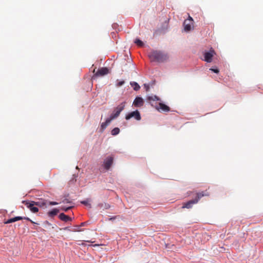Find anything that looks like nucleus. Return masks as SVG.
<instances>
[{"label": "nucleus", "mask_w": 263, "mask_h": 263, "mask_svg": "<svg viewBox=\"0 0 263 263\" xmlns=\"http://www.w3.org/2000/svg\"><path fill=\"white\" fill-rule=\"evenodd\" d=\"M14 222H15L14 218H10V219H8L6 221H5L4 223L5 224H8V223H10Z\"/></svg>", "instance_id": "obj_22"}, {"label": "nucleus", "mask_w": 263, "mask_h": 263, "mask_svg": "<svg viewBox=\"0 0 263 263\" xmlns=\"http://www.w3.org/2000/svg\"><path fill=\"white\" fill-rule=\"evenodd\" d=\"M111 119L109 118H108L106 120V121L105 122H103L101 125V130L102 132H103L107 126V125L109 124V123L111 122Z\"/></svg>", "instance_id": "obj_14"}, {"label": "nucleus", "mask_w": 263, "mask_h": 263, "mask_svg": "<svg viewBox=\"0 0 263 263\" xmlns=\"http://www.w3.org/2000/svg\"><path fill=\"white\" fill-rule=\"evenodd\" d=\"M23 203L32 212L35 213L39 211V209L35 206V204L33 203V201L29 202L24 201Z\"/></svg>", "instance_id": "obj_8"}, {"label": "nucleus", "mask_w": 263, "mask_h": 263, "mask_svg": "<svg viewBox=\"0 0 263 263\" xmlns=\"http://www.w3.org/2000/svg\"><path fill=\"white\" fill-rule=\"evenodd\" d=\"M152 106L156 108L157 110L160 112H167L171 110L170 107L162 102L155 103L152 104Z\"/></svg>", "instance_id": "obj_3"}, {"label": "nucleus", "mask_w": 263, "mask_h": 263, "mask_svg": "<svg viewBox=\"0 0 263 263\" xmlns=\"http://www.w3.org/2000/svg\"><path fill=\"white\" fill-rule=\"evenodd\" d=\"M144 101L141 97H137L135 98L133 102V105L136 107H140L143 105Z\"/></svg>", "instance_id": "obj_11"}, {"label": "nucleus", "mask_w": 263, "mask_h": 263, "mask_svg": "<svg viewBox=\"0 0 263 263\" xmlns=\"http://www.w3.org/2000/svg\"><path fill=\"white\" fill-rule=\"evenodd\" d=\"M49 203V205H54L58 204V202H54V201H50Z\"/></svg>", "instance_id": "obj_26"}, {"label": "nucleus", "mask_w": 263, "mask_h": 263, "mask_svg": "<svg viewBox=\"0 0 263 263\" xmlns=\"http://www.w3.org/2000/svg\"><path fill=\"white\" fill-rule=\"evenodd\" d=\"M84 225H85V222H82V223H81V226H84Z\"/></svg>", "instance_id": "obj_31"}, {"label": "nucleus", "mask_w": 263, "mask_h": 263, "mask_svg": "<svg viewBox=\"0 0 263 263\" xmlns=\"http://www.w3.org/2000/svg\"><path fill=\"white\" fill-rule=\"evenodd\" d=\"M14 219H15V221H18V220H22V219H26L28 221H30L31 223H35L34 222H33V221H32L28 217H21V216H16V217H14Z\"/></svg>", "instance_id": "obj_16"}, {"label": "nucleus", "mask_w": 263, "mask_h": 263, "mask_svg": "<svg viewBox=\"0 0 263 263\" xmlns=\"http://www.w3.org/2000/svg\"><path fill=\"white\" fill-rule=\"evenodd\" d=\"M63 202H64V203H65V202H66V203H70V201H69V200H68V199H65L63 201Z\"/></svg>", "instance_id": "obj_28"}, {"label": "nucleus", "mask_w": 263, "mask_h": 263, "mask_svg": "<svg viewBox=\"0 0 263 263\" xmlns=\"http://www.w3.org/2000/svg\"><path fill=\"white\" fill-rule=\"evenodd\" d=\"M132 118H134L136 120L138 121L140 120L141 118L139 111L137 110L131 112H129L125 116V119L127 120H129Z\"/></svg>", "instance_id": "obj_6"}, {"label": "nucleus", "mask_w": 263, "mask_h": 263, "mask_svg": "<svg viewBox=\"0 0 263 263\" xmlns=\"http://www.w3.org/2000/svg\"><path fill=\"white\" fill-rule=\"evenodd\" d=\"M210 70L216 73H218L219 72V70L218 69L210 68Z\"/></svg>", "instance_id": "obj_25"}, {"label": "nucleus", "mask_w": 263, "mask_h": 263, "mask_svg": "<svg viewBox=\"0 0 263 263\" xmlns=\"http://www.w3.org/2000/svg\"><path fill=\"white\" fill-rule=\"evenodd\" d=\"M209 193L206 191L205 192H201L197 193L196 198L194 199L191 200L186 203L183 204L182 208L190 209L192 207L193 205L197 203L199 200L204 196H209Z\"/></svg>", "instance_id": "obj_2"}, {"label": "nucleus", "mask_w": 263, "mask_h": 263, "mask_svg": "<svg viewBox=\"0 0 263 263\" xmlns=\"http://www.w3.org/2000/svg\"><path fill=\"white\" fill-rule=\"evenodd\" d=\"M120 132V129L118 127L114 128L111 132V134L113 136L118 135Z\"/></svg>", "instance_id": "obj_19"}, {"label": "nucleus", "mask_w": 263, "mask_h": 263, "mask_svg": "<svg viewBox=\"0 0 263 263\" xmlns=\"http://www.w3.org/2000/svg\"><path fill=\"white\" fill-rule=\"evenodd\" d=\"M90 199H87L85 200L81 201V203L85 206L88 207L89 208H91V204L90 203Z\"/></svg>", "instance_id": "obj_18"}, {"label": "nucleus", "mask_w": 263, "mask_h": 263, "mask_svg": "<svg viewBox=\"0 0 263 263\" xmlns=\"http://www.w3.org/2000/svg\"><path fill=\"white\" fill-rule=\"evenodd\" d=\"M135 43L139 47H142L144 45L143 43L138 39H136Z\"/></svg>", "instance_id": "obj_20"}, {"label": "nucleus", "mask_w": 263, "mask_h": 263, "mask_svg": "<svg viewBox=\"0 0 263 263\" xmlns=\"http://www.w3.org/2000/svg\"><path fill=\"white\" fill-rule=\"evenodd\" d=\"M115 218H116V217H113L110 218L109 220H113V219H115Z\"/></svg>", "instance_id": "obj_30"}, {"label": "nucleus", "mask_w": 263, "mask_h": 263, "mask_svg": "<svg viewBox=\"0 0 263 263\" xmlns=\"http://www.w3.org/2000/svg\"><path fill=\"white\" fill-rule=\"evenodd\" d=\"M114 158L112 156H109L106 158L104 161V167L108 170L113 163Z\"/></svg>", "instance_id": "obj_9"}, {"label": "nucleus", "mask_w": 263, "mask_h": 263, "mask_svg": "<svg viewBox=\"0 0 263 263\" xmlns=\"http://www.w3.org/2000/svg\"><path fill=\"white\" fill-rule=\"evenodd\" d=\"M130 84L134 88V89L136 91H137L138 90L140 89V86H139V85L137 83V82H131L130 83Z\"/></svg>", "instance_id": "obj_17"}, {"label": "nucleus", "mask_w": 263, "mask_h": 263, "mask_svg": "<svg viewBox=\"0 0 263 263\" xmlns=\"http://www.w3.org/2000/svg\"><path fill=\"white\" fill-rule=\"evenodd\" d=\"M184 29L186 32L191 31L194 28V20L193 18L189 16L187 19L185 20L183 23Z\"/></svg>", "instance_id": "obj_5"}, {"label": "nucleus", "mask_w": 263, "mask_h": 263, "mask_svg": "<svg viewBox=\"0 0 263 263\" xmlns=\"http://www.w3.org/2000/svg\"><path fill=\"white\" fill-rule=\"evenodd\" d=\"M105 206L106 209H108L110 207L109 205L106 203L105 204Z\"/></svg>", "instance_id": "obj_29"}, {"label": "nucleus", "mask_w": 263, "mask_h": 263, "mask_svg": "<svg viewBox=\"0 0 263 263\" xmlns=\"http://www.w3.org/2000/svg\"><path fill=\"white\" fill-rule=\"evenodd\" d=\"M147 100L149 101L150 103L152 104H153L152 102V101H160V99L157 97L156 95H154L152 96H148L147 97Z\"/></svg>", "instance_id": "obj_13"}, {"label": "nucleus", "mask_w": 263, "mask_h": 263, "mask_svg": "<svg viewBox=\"0 0 263 263\" xmlns=\"http://www.w3.org/2000/svg\"><path fill=\"white\" fill-rule=\"evenodd\" d=\"M124 83H125V81L124 80H122V81L118 82L117 83L116 86L117 87H120V86H121L122 85H123Z\"/></svg>", "instance_id": "obj_23"}, {"label": "nucleus", "mask_w": 263, "mask_h": 263, "mask_svg": "<svg viewBox=\"0 0 263 263\" xmlns=\"http://www.w3.org/2000/svg\"><path fill=\"white\" fill-rule=\"evenodd\" d=\"M59 212V210L58 209H54L48 213V215L49 217H53V216L57 215Z\"/></svg>", "instance_id": "obj_15"}, {"label": "nucleus", "mask_w": 263, "mask_h": 263, "mask_svg": "<svg viewBox=\"0 0 263 263\" xmlns=\"http://www.w3.org/2000/svg\"><path fill=\"white\" fill-rule=\"evenodd\" d=\"M144 87L146 88V90L148 91L149 90V86L148 85L146 84H145L144 85Z\"/></svg>", "instance_id": "obj_27"}, {"label": "nucleus", "mask_w": 263, "mask_h": 263, "mask_svg": "<svg viewBox=\"0 0 263 263\" xmlns=\"http://www.w3.org/2000/svg\"><path fill=\"white\" fill-rule=\"evenodd\" d=\"M215 54V52L213 49H211L208 52H205L204 54V61L208 63H211L212 61V58Z\"/></svg>", "instance_id": "obj_7"}, {"label": "nucleus", "mask_w": 263, "mask_h": 263, "mask_svg": "<svg viewBox=\"0 0 263 263\" xmlns=\"http://www.w3.org/2000/svg\"><path fill=\"white\" fill-rule=\"evenodd\" d=\"M59 217L61 220L65 222H67L71 220V218L68 216L64 214V213H61Z\"/></svg>", "instance_id": "obj_12"}, {"label": "nucleus", "mask_w": 263, "mask_h": 263, "mask_svg": "<svg viewBox=\"0 0 263 263\" xmlns=\"http://www.w3.org/2000/svg\"><path fill=\"white\" fill-rule=\"evenodd\" d=\"M125 102H122L120 104H119L116 108L115 109L112 114L110 115L109 119L111 120L117 118L120 112L124 109L125 107Z\"/></svg>", "instance_id": "obj_4"}, {"label": "nucleus", "mask_w": 263, "mask_h": 263, "mask_svg": "<svg viewBox=\"0 0 263 263\" xmlns=\"http://www.w3.org/2000/svg\"><path fill=\"white\" fill-rule=\"evenodd\" d=\"M33 203L35 204V205H37L39 206H42L45 205L46 204L45 202H41L40 201H38V202L33 201Z\"/></svg>", "instance_id": "obj_21"}, {"label": "nucleus", "mask_w": 263, "mask_h": 263, "mask_svg": "<svg viewBox=\"0 0 263 263\" xmlns=\"http://www.w3.org/2000/svg\"><path fill=\"white\" fill-rule=\"evenodd\" d=\"M109 73V69L107 67H102L98 70L95 76L103 77Z\"/></svg>", "instance_id": "obj_10"}, {"label": "nucleus", "mask_w": 263, "mask_h": 263, "mask_svg": "<svg viewBox=\"0 0 263 263\" xmlns=\"http://www.w3.org/2000/svg\"><path fill=\"white\" fill-rule=\"evenodd\" d=\"M93 72L95 73V69H94V70H93Z\"/></svg>", "instance_id": "obj_32"}, {"label": "nucleus", "mask_w": 263, "mask_h": 263, "mask_svg": "<svg viewBox=\"0 0 263 263\" xmlns=\"http://www.w3.org/2000/svg\"><path fill=\"white\" fill-rule=\"evenodd\" d=\"M72 208V206H69V207H67V208H66L65 206H62V207H61V210H62L65 212H67L69 210L71 209Z\"/></svg>", "instance_id": "obj_24"}, {"label": "nucleus", "mask_w": 263, "mask_h": 263, "mask_svg": "<svg viewBox=\"0 0 263 263\" xmlns=\"http://www.w3.org/2000/svg\"><path fill=\"white\" fill-rule=\"evenodd\" d=\"M148 57L152 61L164 62L168 59L167 53L160 50H152L148 53Z\"/></svg>", "instance_id": "obj_1"}]
</instances>
